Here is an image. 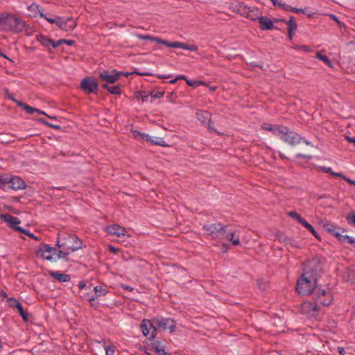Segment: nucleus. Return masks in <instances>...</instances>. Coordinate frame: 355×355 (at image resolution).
<instances>
[{
    "label": "nucleus",
    "instance_id": "nucleus-60",
    "mask_svg": "<svg viewBox=\"0 0 355 355\" xmlns=\"http://www.w3.org/2000/svg\"><path fill=\"white\" fill-rule=\"evenodd\" d=\"M109 250L114 254H116L119 252V249L112 245L109 246Z\"/></svg>",
    "mask_w": 355,
    "mask_h": 355
},
{
    "label": "nucleus",
    "instance_id": "nucleus-3",
    "mask_svg": "<svg viewBox=\"0 0 355 355\" xmlns=\"http://www.w3.org/2000/svg\"><path fill=\"white\" fill-rule=\"evenodd\" d=\"M323 272L322 259L318 256H315L303 263L302 273H304V276L309 279L312 277L318 281Z\"/></svg>",
    "mask_w": 355,
    "mask_h": 355
},
{
    "label": "nucleus",
    "instance_id": "nucleus-14",
    "mask_svg": "<svg viewBox=\"0 0 355 355\" xmlns=\"http://www.w3.org/2000/svg\"><path fill=\"white\" fill-rule=\"evenodd\" d=\"M57 26L61 30L67 32L73 31L77 26V23L74 21L71 17L66 18L63 17H58Z\"/></svg>",
    "mask_w": 355,
    "mask_h": 355
},
{
    "label": "nucleus",
    "instance_id": "nucleus-64",
    "mask_svg": "<svg viewBox=\"0 0 355 355\" xmlns=\"http://www.w3.org/2000/svg\"><path fill=\"white\" fill-rule=\"evenodd\" d=\"M347 141L350 142V143H354L355 144V137H350L349 136H346L345 137Z\"/></svg>",
    "mask_w": 355,
    "mask_h": 355
},
{
    "label": "nucleus",
    "instance_id": "nucleus-47",
    "mask_svg": "<svg viewBox=\"0 0 355 355\" xmlns=\"http://www.w3.org/2000/svg\"><path fill=\"white\" fill-rule=\"evenodd\" d=\"M94 290L97 296H101L106 293V290L103 288L102 286H95Z\"/></svg>",
    "mask_w": 355,
    "mask_h": 355
},
{
    "label": "nucleus",
    "instance_id": "nucleus-62",
    "mask_svg": "<svg viewBox=\"0 0 355 355\" xmlns=\"http://www.w3.org/2000/svg\"><path fill=\"white\" fill-rule=\"evenodd\" d=\"M96 297L95 296H92L90 299H89V303L91 304L92 306H94V307H96V305L94 303V301L96 300Z\"/></svg>",
    "mask_w": 355,
    "mask_h": 355
},
{
    "label": "nucleus",
    "instance_id": "nucleus-48",
    "mask_svg": "<svg viewBox=\"0 0 355 355\" xmlns=\"http://www.w3.org/2000/svg\"><path fill=\"white\" fill-rule=\"evenodd\" d=\"M164 92H152L150 93V96H151L152 98H160L164 96Z\"/></svg>",
    "mask_w": 355,
    "mask_h": 355
},
{
    "label": "nucleus",
    "instance_id": "nucleus-63",
    "mask_svg": "<svg viewBox=\"0 0 355 355\" xmlns=\"http://www.w3.org/2000/svg\"><path fill=\"white\" fill-rule=\"evenodd\" d=\"M122 288L125 290V291H132L134 290V288L133 287H131L128 285H122Z\"/></svg>",
    "mask_w": 355,
    "mask_h": 355
},
{
    "label": "nucleus",
    "instance_id": "nucleus-38",
    "mask_svg": "<svg viewBox=\"0 0 355 355\" xmlns=\"http://www.w3.org/2000/svg\"><path fill=\"white\" fill-rule=\"evenodd\" d=\"M288 25V34L289 40H292L295 35V31L297 28V24H287Z\"/></svg>",
    "mask_w": 355,
    "mask_h": 355
},
{
    "label": "nucleus",
    "instance_id": "nucleus-23",
    "mask_svg": "<svg viewBox=\"0 0 355 355\" xmlns=\"http://www.w3.org/2000/svg\"><path fill=\"white\" fill-rule=\"evenodd\" d=\"M243 8V10L241 11V15L245 16L247 18L251 19L252 21L259 20L260 16L254 14V12L250 10L249 8L245 7L243 3L239 4V8Z\"/></svg>",
    "mask_w": 355,
    "mask_h": 355
},
{
    "label": "nucleus",
    "instance_id": "nucleus-42",
    "mask_svg": "<svg viewBox=\"0 0 355 355\" xmlns=\"http://www.w3.org/2000/svg\"><path fill=\"white\" fill-rule=\"evenodd\" d=\"M8 304L11 308H16L17 305L20 303L19 300H17L15 297H10L7 300Z\"/></svg>",
    "mask_w": 355,
    "mask_h": 355
},
{
    "label": "nucleus",
    "instance_id": "nucleus-44",
    "mask_svg": "<svg viewBox=\"0 0 355 355\" xmlns=\"http://www.w3.org/2000/svg\"><path fill=\"white\" fill-rule=\"evenodd\" d=\"M40 17L42 18H44L50 24H55L57 25L59 16H57L55 18H50V17H47L43 12H41Z\"/></svg>",
    "mask_w": 355,
    "mask_h": 355
},
{
    "label": "nucleus",
    "instance_id": "nucleus-19",
    "mask_svg": "<svg viewBox=\"0 0 355 355\" xmlns=\"http://www.w3.org/2000/svg\"><path fill=\"white\" fill-rule=\"evenodd\" d=\"M0 218L8 223L9 227L13 230L14 227H18V225L21 223V220L18 218L15 217L9 214H0Z\"/></svg>",
    "mask_w": 355,
    "mask_h": 355
},
{
    "label": "nucleus",
    "instance_id": "nucleus-59",
    "mask_svg": "<svg viewBox=\"0 0 355 355\" xmlns=\"http://www.w3.org/2000/svg\"><path fill=\"white\" fill-rule=\"evenodd\" d=\"M340 178H343V180H345L347 182H348L349 184H350L352 185L354 183V180H353L346 177L343 174V177H340Z\"/></svg>",
    "mask_w": 355,
    "mask_h": 355
},
{
    "label": "nucleus",
    "instance_id": "nucleus-7",
    "mask_svg": "<svg viewBox=\"0 0 355 355\" xmlns=\"http://www.w3.org/2000/svg\"><path fill=\"white\" fill-rule=\"evenodd\" d=\"M279 137L282 141L293 146L300 144L302 141L308 146H312L311 141H308L298 133L291 130L288 127L286 126H284V131H282Z\"/></svg>",
    "mask_w": 355,
    "mask_h": 355
},
{
    "label": "nucleus",
    "instance_id": "nucleus-11",
    "mask_svg": "<svg viewBox=\"0 0 355 355\" xmlns=\"http://www.w3.org/2000/svg\"><path fill=\"white\" fill-rule=\"evenodd\" d=\"M58 250V249L51 247L48 244L41 243L36 250L35 254L37 257H40L45 260L52 261L53 255H56Z\"/></svg>",
    "mask_w": 355,
    "mask_h": 355
},
{
    "label": "nucleus",
    "instance_id": "nucleus-37",
    "mask_svg": "<svg viewBox=\"0 0 355 355\" xmlns=\"http://www.w3.org/2000/svg\"><path fill=\"white\" fill-rule=\"evenodd\" d=\"M74 43H75V42L73 40L61 39V40H59L58 41H54L53 48L55 49V48L58 47L60 45L63 44H67L69 46H72Z\"/></svg>",
    "mask_w": 355,
    "mask_h": 355
},
{
    "label": "nucleus",
    "instance_id": "nucleus-52",
    "mask_svg": "<svg viewBox=\"0 0 355 355\" xmlns=\"http://www.w3.org/2000/svg\"><path fill=\"white\" fill-rule=\"evenodd\" d=\"M286 24H297L295 17L290 16L289 20H286Z\"/></svg>",
    "mask_w": 355,
    "mask_h": 355
},
{
    "label": "nucleus",
    "instance_id": "nucleus-49",
    "mask_svg": "<svg viewBox=\"0 0 355 355\" xmlns=\"http://www.w3.org/2000/svg\"><path fill=\"white\" fill-rule=\"evenodd\" d=\"M28 113L29 114H33L34 112H35V111L37 110V108H34V107H31L30 105H26L24 106V108Z\"/></svg>",
    "mask_w": 355,
    "mask_h": 355
},
{
    "label": "nucleus",
    "instance_id": "nucleus-56",
    "mask_svg": "<svg viewBox=\"0 0 355 355\" xmlns=\"http://www.w3.org/2000/svg\"><path fill=\"white\" fill-rule=\"evenodd\" d=\"M141 137L142 138V139L146 140L147 141H150V140H152L151 137L145 133H142V135Z\"/></svg>",
    "mask_w": 355,
    "mask_h": 355
},
{
    "label": "nucleus",
    "instance_id": "nucleus-27",
    "mask_svg": "<svg viewBox=\"0 0 355 355\" xmlns=\"http://www.w3.org/2000/svg\"><path fill=\"white\" fill-rule=\"evenodd\" d=\"M37 40L45 47H49L50 45H52L53 47L54 40L49 38L46 36L39 35L37 37Z\"/></svg>",
    "mask_w": 355,
    "mask_h": 355
},
{
    "label": "nucleus",
    "instance_id": "nucleus-39",
    "mask_svg": "<svg viewBox=\"0 0 355 355\" xmlns=\"http://www.w3.org/2000/svg\"><path fill=\"white\" fill-rule=\"evenodd\" d=\"M37 121L40 123H43L44 125H46V126L52 128L53 129H55V130H60L61 129V126L60 125H55V124H53L51 123H49V122H48L47 121H46L43 118H40Z\"/></svg>",
    "mask_w": 355,
    "mask_h": 355
},
{
    "label": "nucleus",
    "instance_id": "nucleus-46",
    "mask_svg": "<svg viewBox=\"0 0 355 355\" xmlns=\"http://www.w3.org/2000/svg\"><path fill=\"white\" fill-rule=\"evenodd\" d=\"M104 349L106 352V355H114L115 352V347L113 345H104Z\"/></svg>",
    "mask_w": 355,
    "mask_h": 355
},
{
    "label": "nucleus",
    "instance_id": "nucleus-18",
    "mask_svg": "<svg viewBox=\"0 0 355 355\" xmlns=\"http://www.w3.org/2000/svg\"><path fill=\"white\" fill-rule=\"evenodd\" d=\"M276 237L279 242L284 243L286 245H289L295 248H300L298 242L294 239L289 237L282 232H278L276 234Z\"/></svg>",
    "mask_w": 355,
    "mask_h": 355
},
{
    "label": "nucleus",
    "instance_id": "nucleus-26",
    "mask_svg": "<svg viewBox=\"0 0 355 355\" xmlns=\"http://www.w3.org/2000/svg\"><path fill=\"white\" fill-rule=\"evenodd\" d=\"M324 227L328 233L335 236L337 239V240H338L339 236H340V233L338 232V230L341 229L339 226L335 225L325 224L324 225Z\"/></svg>",
    "mask_w": 355,
    "mask_h": 355
},
{
    "label": "nucleus",
    "instance_id": "nucleus-34",
    "mask_svg": "<svg viewBox=\"0 0 355 355\" xmlns=\"http://www.w3.org/2000/svg\"><path fill=\"white\" fill-rule=\"evenodd\" d=\"M302 225L306 228L316 239L320 240V237L318 232L315 230L314 227L309 224L306 220L303 223Z\"/></svg>",
    "mask_w": 355,
    "mask_h": 355
},
{
    "label": "nucleus",
    "instance_id": "nucleus-41",
    "mask_svg": "<svg viewBox=\"0 0 355 355\" xmlns=\"http://www.w3.org/2000/svg\"><path fill=\"white\" fill-rule=\"evenodd\" d=\"M186 83L188 85L192 87H197L200 85H205L206 83L201 80H186Z\"/></svg>",
    "mask_w": 355,
    "mask_h": 355
},
{
    "label": "nucleus",
    "instance_id": "nucleus-24",
    "mask_svg": "<svg viewBox=\"0 0 355 355\" xmlns=\"http://www.w3.org/2000/svg\"><path fill=\"white\" fill-rule=\"evenodd\" d=\"M49 274L51 277L58 280L60 282H68L71 280V276L67 274H63L53 270H49Z\"/></svg>",
    "mask_w": 355,
    "mask_h": 355
},
{
    "label": "nucleus",
    "instance_id": "nucleus-57",
    "mask_svg": "<svg viewBox=\"0 0 355 355\" xmlns=\"http://www.w3.org/2000/svg\"><path fill=\"white\" fill-rule=\"evenodd\" d=\"M13 101L15 103H16V104L19 106V107H21L22 108H24V106L26 105V103L20 101H18L17 99H13Z\"/></svg>",
    "mask_w": 355,
    "mask_h": 355
},
{
    "label": "nucleus",
    "instance_id": "nucleus-13",
    "mask_svg": "<svg viewBox=\"0 0 355 355\" xmlns=\"http://www.w3.org/2000/svg\"><path fill=\"white\" fill-rule=\"evenodd\" d=\"M141 329L144 336H147L150 334V339H154L157 334V329L155 327L153 319L151 320L144 319L141 324Z\"/></svg>",
    "mask_w": 355,
    "mask_h": 355
},
{
    "label": "nucleus",
    "instance_id": "nucleus-4",
    "mask_svg": "<svg viewBox=\"0 0 355 355\" xmlns=\"http://www.w3.org/2000/svg\"><path fill=\"white\" fill-rule=\"evenodd\" d=\"M26 23L18 17L11 15H0V28L4 31H10L19 33L27 29Z\"/></svg>",
    "mask_w": 355,
    "mask_h": 355
},
{
    "label": "nucleus",
    "instance_id": "nucleus-25",
    "mask_svg": "<svg viewBox=\"0 0 355 355\" xmlns=\"http://www.w3.org/2000/svg\"><path fill=\"white\" fill-rule=\"evenodd\" d=\"M152 349L159 355H171L165 352V346L158 340H155L152 343Z\"/></svg>",
    "mask_w": 355,
    "mask_h": 355
},
{
    "label": "nucleus",
    "instance_id": "nucleus-1",
    "mask_svg": "<svg viewBox=\"0 0 355 355\" xmlns=\"http://www.w3.org/2000/svg\"><path fill=\"white\" fill-rule=\"evenodd\" d=\"M313 300L316 302L313 304L311 302H304L302 304V311L307 314L310 318H315L318 314L319 306L317 304H320L323 306H329L333 302V297L330 292L327 291L325 289L318 288L313 293Z\"/></svg>",
    "mask_w": 355,
    "mask_h": 355
},
{
    "label": "nucleus",
    "instance_id": "nucleus-2",
    "mask_svg": "<svg viewBox=\"0 0 355 355\" xmlns=\"http://www.w3.org/2000/svg\"><path fill=\"white\" fill-rule=\"evenodd\" d=\"M55 245L58 248L73 252L83 248V241L75 234L60 232L58 234Z\"/></svg>",
    "mask_w": 355,
    "mask_h": 355
},
{
    "label": "nucleus",
    "instance_id": "nucleus-40",
    "mask_svg": "<svg viewBox=\"0 0 355 355\" xmlns=\"http://www.w3.org/2000/svg\"><path fill=\"white\" fill-rule=\"evenodd\" d=\"M109 93L112 94H121V85H117L114 86H110Z\"/></svg>",
    "mask_w": 355,
    "mask_h": 355
},
{
    "label": "nucleus",
    "instance_id": "nucleus-35",
    "mask_svg": "<svg viewBox=\"0 0 355 355\" xmlns=\"http://www.w3.org/2000/svg\"><path fill=\"white\" fill-rule=\"evenodd\" d=\"M347 223L352 226L355 227V211H352L345 216Z\"/></svg>",
    "mask_w": 355,
    "mask_h": 355
},
{
    "label": "nucleus",
    "instance_id": "nucleus-50",
    "mask_svg": "<svg viewBox=\"0 0 355 355\" xmlns=\"http://www.w3.org/2000/svg\"><path fill=\"white\" fill-rule=\"evenodd\" d=\"M350 236H348V235H342L340 234V236H339V239H338V241L341 242V243H343V242H345L347 241L348 243V241L349 239H350Z\"/></svg>",
    "mask_w": 355,
    "mask_h": 355
},
{
    "label": "nucleus",
    "instance_id": "nucleus-17",
    "mask_svg": "<svg viewBox=\"0 0 355 355\" xmlns=\"http://www.w3.org/2000/svg\"><path fill=\"white\" fill-rule=\"evenodd\" d=\"M261 129L271 132L274 135L279 137L282 131H284V126L277 124L272 125L270 123H264L261 125Z\"/></svg>",
    "mask_w": 355,
    "mask_h": 355
},
{
    "label": "nucleus",
    "instance_id": "nucleus-16",
    "mask_svg": "<svg viewBox=\"0 0 355 355\" xmlns=\"http://www.w3.org/2000/svg\"><path fill=\"white\" fill-rule=\"evenodd\" d=\"M197 119L202 124L207 125L209 130H214V128L211 126V114L207 111L200 110L196 113Z\"/></svg>",
    "mask_w": 355,
    "mask_h": 355
},
{
    "label": "nucleus",
    "instance_id": "nucleus-36",
    "mask_svg": "<svg viewBox=\"0 0 355 355\" xmlns=\"http://www.w3.org/2000/svg\"><path fill=\"white\" fill-rule=\"evenodd\" d=\"M316 58L325 62L328 67L331 68L333 67L332 62L329 59V58L327 55H322L321 53H318L316 54Z\"/></svg>",
    "mask_w": 355,
    "mask_h": 355
},
{
    "label": "nucleus",
    "instance_id": "nucleus-12",
    "mask_svg": "<svg viewBox=\"0 0 355 355\" xmlns=\"http://www.w3.org/2000/svg\"><path fill=\"white\" fill-rule=\"evenodd\" d=\"M155 327L160 328L162 330L168 329L171 333L175 331L176 327V322L172 318H153Z\"/></svg>",
    "mask_w": 355,
    "mask_h": 355
},
{
    "label": "nucleus",
    "instance_id": "nucleus-58",
    "mask_svg": "<svg viewBox=\"0 0 355 355\" xmlns=\"http://www.w3.org/2000/svg\"><path fill=\"white\" fill-rule=\"evenodd\" d=\"M1 142L3 144H10V143H13L14 140L8 139L7 138L2 137V139L1 141Z\"/></svg>",
    "mask_w": 355,
    "mask_h": 355
},
{
    "label": "nucleus",
    "instance_id": "nucleus-28",
    "mask_svg": "<svg viewBox=\"0 0 355 355\" xmlns=\"http://www.w3.org/2000/svg\"><path fill=\"white\" fill-rule=\"evenodd\" d=\"M280 8H282L283 10H286V11H289V12H294V13H300V12H301V13H304L305 14V10L304 9L293 8L291 6L285 4V3L284 4H280Z\"/></svg>",
    "mask_w": 355,
    "mask_h": 355
},
{
    "label": "nucleus",
    "instance_id": "nucleus-51",
    "mask_svg": "<svg viewBox=\"0 0 355 355\" xmlns=\"http://www.w3.org/2000/svg\"><path fill=\"white\" fill-rule=\"evenodd\" d=\"M14 230L15 231L23 233V234H24L26 235L28 234V230H26V229H24V228L21 227H19V226L16 227H14Z\"/></svg>",
    "mask_w": 355,
    "mask_h": 355
},
{
    "label": "nucleus",
    "instance_id": "nucleus-15",
    "mask_svg": "<svg viewBox=\"0 0 355 355\" xmlns=\"http://www.w3.org/2000/svg\"><path fill=\"white\" fill-rule=\"evenodd\" d=\"M112 73L113 74H110L109 71L104 70L99 73L98 77L103 82L113 84L119 79L122 74H123V72L116 71V70H113Z\"/></svg>",
    "mask_w": 355,
    "mask_h": 355
},
{
    "label": "nucleus",
    "instance_id": "nucleus-53",
    "mask_svg": "<svg viewBox=\"0 0 355 355\" xmlns=\"http://www.w3.org/2000/svg\"><path fill=\"white\" fill-rule=\"evenodd\" d=\"M149 94H146V92H143L141 94V99L142 102H146L149 97Z\"/></svg>",
    "mask_w": 355,
    "mask_h": 355
},
{
    "label": "nucleus",
    "instance_id": "nucleus-8",
    "mask_svg": "<svg viewBox=\"0 0 355 355\" xmlns=\"http://www.w3.org/2000/svg\"><path fill=\"white\" fill-rule=\"evenodd\" d=\"M230 227V225H224L220 223L205 224L203 225V230L206 232V234L213 239H223L224 234L227 233Z\"/></svg>",
    "mask_w": 355,
    "mask_h": 355
},
{
    "label": "nucleus",
    "instance_id": "nucleus-6",
    "mask_svg": "<svg viewBox=\"0 0 355 355\" xmlns=\"http://www.w3.org/2000/svg\"><path fill=\"white\" fill-rule=\"evenodd\" d=\"M318 288V280L310 279L306 276H304L302 273L300 277L297 279L296 284V291L300 295H309L313 294Z\"/></svg>",
    "mask_w": 355,
    "mask_h": 355
},
{
    "label": "nucleus",
    "instance_id": "nucleus-22",
    "mask_svg": "<svg viewBox=\"0 0 355 355\" xmlns=\"http://www.w3.org/2000/svg\"><path fill=\"white\" fill-rule=\"evenodd\" d=\"M222 239L230 241L232 243V244L236 245L240 244L239 235L236 234L235 232L230 230L229 228L228 231L226 234H224Z\"/></svg>",
    "mask_w": 355,
    "mask_h": 355
},
{
    "label": "nucleus",
    "instance_id": "nucleus-30",
    "mask_svg": "<svg viewBox=\"0 0 355 355\" xmlns=\"http://www.w3.org/2000/svg\"><path fill=\"white\" fill-rule=\"evenodd\" d=\"M319 170L323 173H329L333 176L335 177H343L342 173H336L332 171L331 167H326V166H319Z\"/></svg>",
    "mask_w": 355,
    "mask_h": 355
},
{
    "label": "nucleus",
    "instance_id": "nucleus-43",
    "mask_svg": "<svg viewBox=\"0 0 355 355\" xmlns=\"http://www.w3.org/2000/svg\"><path fill=\"white\" fill-rule=\"evenodd\" d=\"M150 142L153 144L160 146H168L163 138H156V139L150 140Z\"/></svg>",
    "mask_w": 355,
    "mask_h": 355
},
{
    "label": "nucleus",
    "instance_id": "nucleus-5",
    "mask_svg": "<svg viewBox=\"0 0 355 355\" xmlns=\"http://www.w3.org/2000/svg\"><path fill=\"white\" fill-rule=\"evenodd\" d=\"M136 37L142 40H150L151 42H155L158 44H164L170 48H180L186 50H189L191 51H197L198 50V47L195 44H189L187 43H183L180 42H169L168 40H162L157 37H155L150 35H142L139 33L135 34Z\"/></svg>",
    "mask_w": 355,
    "mask_h": 355
},
{
    "label": "nucleus",
    "instance_id": "nucleus-32",
    "mask_svg": "<svg viewBox=\"0 0 355 355\" xmlns=\"http://www.w3.org/2000/svg\"><path fill=\"white\" fill-rule=\"evenodd\" d=\"M28 9L30 12H32L33 15L34 17H36L37 15H40L42 12L41 10L40 9L39 5H37L35 3H31L28 7Z\"/></svg>",
    "mask_w": 355,
    "mask_h": 355
},
{
    "label": "nucleus",
    "instance_id": "nucleus-33",
    "mask_svg": "<svg viewBox=\"0 0 355 355\" xmlns=\"http://www.w3.org/2000/svg\"><path fill=\"white\" fill-rule=\"evenodd\" d=\"M287 215L289 217L297 220L302 225L303 223H304V221H305V220L296 211H288L287 213Z\"/></svg>",
    "mask_w": 355,
    "mask_h": 355
},
{
    "label": "nucleus",
    "instance_id": "nucleus-20",
    "mask_svg": "<svg viewBox=\"0 0 355 355\" xmlns=\"http://www.w3.org/2000/svg\"><path fill=\"white\" fill-rule=\"evenodd\" d=\"M258 21L260 24V28L261 30L268 31L277 28L273 25L272 20L270 19L266 16H260Z\"/></svg>",
    "mask_w": 355,
    "mask_h": 355
},
{
    "label": "nucleus",
    "instance_id": "nucleus-29",
    "mask_svg": "<svg viewBox=\"0 0 355 355\" xmlns=\"http://www.w3.org/2000/svg\"><path fill=\"white\" fill-rule=\"evenodd\" d=\"M70 253L71 252L69 251H68L67 250L59 248V250H58L56 255H57L58 259H62L65 261H69L68 256Z\"/></svg>",
    "mask_w": 355,
    "mask_h": 355
},
{
    "label": "nucleus",
    "instance_id": "nucleus-55",
    "mask_svg": "<svg viewBox=\"0 0 355 355\" xmlns=\"http://www.w3.org/2000/svg\"><path fill=\"white\" fill-rule=\"evenodd\" d=\"M35 112H37V113H39V114H40L46 115V116H48L49 118L52 119H54V120H56V119H57V118H56V117H52V116H49V115H48L45 112L42 111V110H38V109H37V110L35 111Z\"/></svg>",
    "mask_w": 355,
    "mask_h": 355
},
{
    "label": "nucleus",
    "instance_id": "nucleus-9",
    "mask_svg": "<svg viewBox=\"0 0 355 355\" xmlns=\"http://www.w3.org/2000/svg\"><path fill=\"white\" fill-rule=\"evenodd\" d=\"M4 181L3 186L1 187V189L3 191H7L9 189L13 190L24 189L26 187L24 180L18 176L4 175Z\"/></svg>",
    "mask_w": 355,
    "mask_h": 355
},
{
    "label": "nucleus",
    "instance_id": "nucleus-21",
    "mask_svg": "<svg viewBox=\"0 0 355 355\" xmlns=\"http://www.w3.org/2000/svg\"><path fill=\"white\" fill-rule=\"evenodd\" d=\"M106 230L110 234L116 235L117 236H124L126 232L123 227L118 225H109L107 227Z\"/></svg>",
    "mask_w": 355,
    "mask_h": 355
},
{
    "label": "nucleus",
    "instance_id": "nucleus-61",
    "mask_svg": "<svg viewBox=\"0 0 355 355\" xmlns=\"http://www.w3.org/2000/svg\"><path fill=\"white\" fill-rule=\"evenodd\" d=\"M329 16H330L331 19H332L334 21L337 22L338 24H340V20L338 19V18L336 15H334L333 14H331V15H329Z\"/></svg>",
    "mask_w": 355,
    "mask_h": 355
},
{
    "label": "nucleus",
    "instance_id": "nucleus-45",
    "mask_svg": "<svg viewBox=\"0 0 355 355\" xmlns=\"http://www.w3.org/2000/svg\"><path fill=\"white\" fill-rule=\"evenodd\" d=\"M257 286L260 290L265 291L268 288V284L267 282H265L262 279H258Z\"/></svg>",
    "mask_w": 355,
    "mask_h": 355
},
{
    "label": "nucleus",
    "instance_id": "nucleus-31",
    "mask_svg": "<svg viewBox=\"0 0 355 355\" xmlns=\"http://www.w3.org/2000/svg\"><path fill=\"white\" fill-rule=\"evenodd\" d=\"M19 314L21 316L23 320L26 322L28 321V314L26 311H25L23 308V306L21 303L17 305L16 307Z\"/></svg>",
    "mask_w": 355,
    "mask_h": 355
},
{
    "label": "nucleus",
    "instance_id": "nucleus-54",
    "mask_svg": "<svg viewBox=\"0 0 355 355\" xmlns=\"http://www.w3.org/2000/svg\"><path fill=\"white\" fill-rule=\"evenodd\" d=\"M296 157L297 158H301V159H310L311 158V155H304V154H302V153H297L296 155Z\"/></svg>",
    "mask_w": 355,
    "mask_h": 355
},
{
    "label": "nucleus",
    "instance_id": "nucleus-10",
    "mask_svg": "<svg viewBox=\"0 0 355 355\" xmlns=\"http://www.w3.org/2000/svg\"><path fill=\"white\" fill-rule=\"evenodd\" d=\"M80 88L86 94H96L98 89V83L94 78L87 76L81 80Z\"/></svg>",
    "mask_w": 355,
    "mask_h": 355
}]
</instances>
